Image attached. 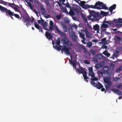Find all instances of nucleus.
<instances>
[{
	"label": "nucleus",
	"instance_id": "c9c22d12",
	"mask_svg": "<svg viewBox=\"0 0 122 122\" xmlns=\"http://www.w3.org/2000/svg\"><path fill=\"white\" fill-rule=\"evenodd\" d=\"M89 51L91 52L93 55H95L96 54V51L95 50L92 49H90Z\"/></svg>",
	"mask_w": 122,
	"mask_h": 122
},
{
	"label": "nucleus",
	"instance_id": "39448f33",
	"mask_svg": "<svg viewBox=\"0 0 122 122\" xmlns=\"http://www.w3.org/2000/svg\"><path fill=\"white\" fill-rule=\"evenodd\" d=\"M67 46H62L61 48V52H63V51H65L67 55L68 54L69 55H70V53L69 52V51L71 48L70 47H69V48L67 47Z\"/></svg>",
	"mask_w": 122,
	"mask_h": 122
},
{
	"label": "nucleus",
	"instance_id": "423d86ee",
	"mask_svg": "<svg viewBox=\"0 0 122 122\" xmlns=\"http://www.w3.org/2000/svg\"><path fill=\"white\" fill-rule=\"evenodd\" d=\"M79 68L81 71L83 72V76L84 77V79L87 82L88 80L87 79L89 78L87 76L86 72V71L83 69V68L82 67H81L80 66H79Z\"/></svg>",
	"mask_w": 122,
	"mask_h": 122
},
{
	"label": "nucleus",
	"instance_id": "774afa93",
	"mask_svg": "<svg viewBox=\"0 0 122 122\" xmlns=\"http://www.w3.org/2000/svg\"><path fill=\"white\" fill-rule=\"evenodd\" d=\"M119 78V77H117L115 78H114L113 79L114 81H117L118 80Z\"/></svg>",
	"mask_w": 122,
	"mask_h": 122
},
{
	"label": "nucleus",
	"instance_id": "6e6552de",
	"mask_svg": "<svg viewBox=\"0 0 122 122\" xmlns=\"http://www.w3.org/2000/svg\"><path fill=\"white\" fill-rule=\"evenodd\" d=\"M88 75L89 76H91L92 77H93L95 76L94 73L93 71L92 67H90L88 69Z\"/></svg>",
	"mask_w": 122,
	"mask_h": 122
},
{
	"label": "nucleus",
	"instance_id": "e433bc0d",
	"mask_svg": "<svg viewBox=\"0 0 122 122\" xmlns=\"http://www.w3.org/2000/svg\"><path fill=\"white\" fill-rule=\"evenodd\" d=\"M116 41H121V38L118 36H116Z\"/></svg>",
	"mask_w": 122,
	"mask_h": 122
},
{
	"label": "nucleus",
	"instance_id": "ea45409f",
	"mask_svg": "<svg viewBox=\"0 0 122 122\" xmlns=\"http://www.w3.org/2000/svg\"><path fill=\"white\" fill-rule=\"evenodd\" d=\"M8 5L13 9L15 11H17V9L16 7L12 6V5Z\"/></svg>",
	"mask_w": 122,
	"mask_h": 122
},
{
	"label": "nucleus",
	"instance_id": "7ed1b4c3",
	"mask_svg": "<svg viewBox=\"0 0 122 122\" xmlns=\"http://www.w3.org/2000/svg\"><path fill=\"white\" fill-rule=\"evenodd\" d=\"M24 20V22L26 23V25L27 27L30 25V21L29 18H30L29 15L27 13H25L24 15L22 16Z\"/></svg>",
	"mask_w": 122,
	"mask_h": 122
},
{
	"label": "nucleus",
	"instance_id": "0eeeda50",
	"mask_svg": "<svg viewBox=\"0 0 122 122\" xmlns=\"http://www.w3.org/2000/svg\"><path fill=\"white\" fill-rule=\"evenodd\" d=\"M104 81L107 84H108L109 86H111L112 84L110 81V78L105 77L103 79Z\"/></svg>",
	"mask_w": 122,
	"mask_h": 122
},
{
	"label": "nucleus",
	"instance_id": "09e8293b",
	"mask_svg": "<svg viewBox=\"0 0 122 122\" xmlns=\"http://www.w3.org/2000/svg\"><path fill=\"white\" fill-rule=\"evenodd\" d=\"M91 83L92 85H93L94 86H95V87H97V84L95 83L94 81H91Z\"/></svg>",
	"mask_w": 122,
	"mask_h": 122
},
{
	"label": "nucleus",
	"instance_id": "58836bf2",
	"mask_svg": "<svg viewBox=\"0 0 122 122\" xmlns=\"http://www.w3.org/2000/svg\"><path fill=\"white\" fill-rule=\"evenodd\" d=\"M76 72H79V74H80L81 73L83 74V71L81 70H80L78 68L76 69Z\"/></svg>",
	"mask_w": 122,
	"mask_h": 122
},
{
	"label": "nucleus",
	"instance_id": "2eb2a0df",
	"mask_svg": "<svg viewBox=\"0 0 122 122\" xmlns=\"http://www.w3.org/2000/svg\"><path fill=\"white\" fill-rule=\"evenodd\" d=\"M112 91H113L116 94H117L119 95H122V92L120 90L117 89H113L112 90Z\"/></svg>",
	"mask_w": 122,
	"mask_h": 122
},
{
	"label": "nucleus",
	"instance_id": "79ce46f5",
	"mask_svg": "<svg viewBox=\"0 0 122 122\" xmlns=\"http://www.w3.org/2000/svg\"><path fill=\"white\" fill-rule=\"evenodd\" d=\"M28 6L30 7V9H32L33 8L32 6V4L30 2H26Z\"/></svg>",
	"mask_w": 122,
	"mask_h": 122
},
{
	"label": "nucleus",
	"instance_id": "4be33fe9",
	"mask_svg": "<svg viewBox=\"0 0 122 122\" xmlns=\"http://www.w3.org/2000/svg\"><path fill=\"white\" fill-rule=\"evenodd\" d=\"M48 26V23L47 22H45L43 24V26L44 27V29L45 30H48L47 28Z\"/></svg>",
	"mask_w": 122,
	"mask_h": 122
},
{
	"label": "nucleus",
	"instance_id": "c03bdc74",
	"mask_svg": "<svg viewBox=\"0 0 122 122\" xmlns=\"http://www.w3.org/2000/svg\"><path fill=\"white\" fill-rule=\"evenodd\" d=\"M116 87L118 89H120L121 87H122V85L121 84H118Z\"/></svg>",
	"mask_w": 122,
	"mask_h": 122
},
{
	"label": "nucleus",
	"instance_id": "a878e982",
	"mask_svg": "<svg viewBox=\"0 0 122 122\" xmlns=\"http://www.w3.org/2000/svg\"><path fill=\"white\" fill-rule=\"evenodd\" d=\"M69 61L72 64L73 66V67H74L75 65H76V62L74 60L71 61L70 60H69Z\"/></svg>",
	"mask_w": 122,
	"mask_h": 122
},
{
	"label": "nucleus",
	"instance_id": "de8ad7c7",
	"mask_svg": "<svg viewBox=\"0 0 122 122\" xmlns=\"http://www.w3.org/2000/svg\"><path fill=\"white\" fill-rule=\"evenodd\" d=\"M95 76L92 77V78H91V80L94 81H97L98 80V78L96 77H95Z\"/></svg>",
	"mask_w": 122,
	"mask_h": 122
},
{
	"label": "nucleus",
	"instance_id": "052dcab7",
	"mask_svg": "<svg viewBox=\"0 0 122 122\" xmlns=\"http://www.w3.org/2000/svg\"><path fill=\"white\" fill-rule=\"evenodd\" d=\"M104 63L103 61H102L101 62L100 64H99L100 65L102 66V67H103L104 66Z\"/></svg>",
	"mask_w": 122,
	"mask_h": 122
},
{
	"label": "nucleus",
	"instance_id": "e2e57ef3",
	"mask_svg": "<svg viewBox=\"0 0 122 122\" xmlns=\"http://www.w3.org/2000/svg\"><path fill=\"white\" fill-rule=\"evenodd\" d=\"M72 26L74 27L76 29H77V26L75 24H72Z\"/></svg>",
	"mask_w": 122,
	"mask_h": 122
},
{
	"label": "nucleus",
	"instance_id": "a19ab883",
	"mask_svg": "<svg viewBox=\"0 0 122 122\" xmlns=\"http://www.w3.org/2000/svg\"><path fill=\"white\" fill-rule=\"evenodd\" d=\"M82 8H84L86 9H87L88 8H90L89 5H88L87 4L85 5L84 6L82 7Z\"/></svg>",
	"mask_w": 122,
	"mask_h": 122
},
{
	"label": "nucleus",
	"instance_id": "2f4dec72",
	"mask_svg": "<svg viewBox=\"0 0 122 122\" xmlns=\"http://www.w3.org/2000/svg\"><path fill=\"white\" fill-rule=\"evenodd\" d=\"M86 45L87 47L90 48L92 46V42L89 41L87 43Z\"/></svg>",
	"mask_w": 122,
	"mask_h": 122
},
{
	"label": "nucleus",
	"instance_id": "473e14b6",
	"mask_svg": "<svg viewBox=\"0 0 122 122\" xmlns=\"http://www.w3.org/2000/svg\"><path fill=\"white\" fill-rule=\"evenodd\" d=\"M115 24L117 26H122V22H117ZM121 27L120 26V27Z\"/></svg>",
	"mask_w": 122,
	"mask_h": 122
},
{
	"label": "nucleus",
	"instance_id": "864d4df0",
	"mask_svg": "<svg viewBox=\"0 0 122 122\" xmlns=\"http://www.w3.org/2000/svg\"><path fill=\"white\" fill-rule=\"evenodd\" d=\"M95 66L96 68H100L102 67V66L100 65L99 64H97Z\"/></svg>",
	"mask_w": 122,
	"mask_h": 122
},
{
	"label": "nucleus",
	"instance_id": "dca6fc26",
	"mask_svg": "<svg viewBox=\"0 0 122 122\" xmlns=\"http://www.w3.org/2000/svg\"><path fill=\"white\" fill-rule=\"evenodd\" d=\"M99 27L98 24H96L93 26V29L97 31V32H98L99 31Z\"/></svg>",
	"mask_w": 122,
	"mask_h": 122
},
{
	"label": "nucleus",
	"instance_id": "0e129e2a",
	"mask_svg": "<svg viewBox=\"0 0 122 122\" xmlns=\"http://www.w3.org/2000/svg\"><path fill=\"white\" fill-rule=\"evenodd\" d=\"M107 86H106L105 87L106 89H109L110 88V86H109L108 84H107Z\"/></svg>",
	"mask_w": 122,
	"mask_h": 122
},
{
	"label": "nucleus",
	"instance_id": "b1692460",
	"mask_svg": "<svg viewBox=\"0 0 122 122\" xmlns=\"http://www.w3.org/2000/svg\"><path fill=\"white\" fill-rule=\"evenodd\" d=\"M52 43L53 42H52ZM53 47L54 48L56 49L58 51H60V50H61V45H59V46H57L56 45L55 46H54V45H53L54 44L53 43Z\"/></svg>",
	"mask_w": 122,
	"mask_h": 122
},
{
	"label": "nucleus",
	"instance_id": "9d476101",
	"mask_svg": "<svg viewBox=\"0 0 122 122\" xmlns=\"http://www.w3.org/2000/svg\"><path fill=\"white\" fill-rule=\"evenodd\" d=\"M81 47L83 50L85 54L88 56H90V54L87 51L86 48H85V46H81Z\"/></svg>",
	"mask_w": 122,
	"mask_h": 122
},
{
	"label": "nucleus",
	"instance_id": "bf43d9fd",
	"mask_svg": "<svg viewBox=\"0 0 122 122\" xmlns=\"http://www.w3.org/2000/svg\"><path fill=\"white\" fill-rule=\"evenodd\" d=\"M114 22L112 21H108L107 24H114Z\"/></svg>",
	"mask_w": 122,
	"mask_h": 122
},
{
	"label": "nucleus",
	"instance_id": "f704fd0d",
	"mask_svg": "<svg viewBox=\"0 0 122 122\" xmlns=\"http://www.w3.org/2000/svg\"><path fill=\"white\" fill-rule=\"evenodd\" d=\"M69 15L71 16H73L75 15V13L73 10H71L69 11Z\"/></svg>",
	"mask_w": 122,
	"mask_h": 122
},
{
	"label": "nucleus",
	"instance_id": "49530a36",
	"mask_svg": "<svg viewBox=\"0 0 122 122\" xmlns=\"http://www.w3.org/2000/svg\"><path fill=\"white\" fill-rule=\"evenodd\" d=\"M118 53H117L115 51L114 52V54H113L112 56L115 57H118Z\"/></svg>",
	"mask_w": 122,
	"mask_h": 122
},
{
	"label": "nucleus",
	"instance_id": "13d9d810",
	"mask_svg": "<svg viewBox=\"0 0 122 122\" xmlns=\"http://www.w3.org/2000/svg\"><path fill=\"white\" fill-rule=\"evenodd\" d=\"M50 24H49V25L51 26H54V23L53 22V21L52 20H50L49 21Z\"/></svg>",
	"mask_w": 122,
	"mask_h": 122
},
{
	"label": "nucleus",
	"instance_id": "69168bd1",
	"mask_svg": "<svg viewBox=\"0 0 122 122\" xmlns=\"http://www.w3.org/2000/svg\"><path fill=\"white\" fill-rule=\"evenodd\" d=\"M83 40H81V42H82V43L84 44H86V43L85 42H84V41L85 40V38H84L83 39H82Z\"/></svg>",
	"mask_w": 122,
	"mask_h": 122
},
{
	"label": "nucleus",
	"instance_id": "72a5a7b5",
	"mask_svg": "<svg viewBox=\"0 0 122 122\" xmlns=\"http://www.w3.org/2000/svg\"><path fill=\"white\" fill-rule=\"evenodd\" d=\"M79 1H80L81 2L80 6L82 8V7L84 6L85 5V3L86 2L84 1H80V0H79Z\"/></svg>",
	"mask_w": 122,
	"mask_h": 122
},
{
	"label": "nucleus",
	"instance_id": "338daca9",
	"mask_svg": "<svg viewBox=\"0 0 122 122\" xmlns=\"http://www.w3.org/2000/svg\"><path fill=\"white\" fill-rule=\"evenodd\" d=\"M87 26L91 30H92V29L91 26V25L90 24H88L87 25Z\"/></svg>",
	"mask_w": 122,
	"mask_h": 122
},
{
	"label": "nucleus",
	"instance_id": "3c124183",
	"mask_svg": "<svg viewBox=\"0 0 122 122\" xmlns=\"http://www.w3.org/2000/svg\"><path fill=\"white\" fill-rule=\"evenodd\" d=\"M34 25L35 27L38 29H39L41 27V26H40L39 25L35 23Z\"/></svg>",
	"mask_w": 122,
	"mask_h": 122
},
{
	"label": "nucleus",
	"instance_id": "6e6d98bb",
	"mask_svg": "<svg viewBox=\"0 0 122 122\" xmlns=\"http://www.w3.org/2000/svg\"><path fill=\"white\" fill-rule=\"evenodd\" d=\"M61 17V15H56V18L58 20H59L60 19Z\"/></svg>",
	"mask_w": 122,
	"mask_h": 122
},
{
	"label": "nucleus",
	"instance_id": "37998d69",
	"mask_svg": "<svg viewBox=\"0 0 122 122\" xmlns=\"http://www.w3.org/2000/svg\"><path fill=\"white\" fill-rule=\"evenodd\" d=\"M56 45H59L61 43V42L59 39L58 38L57 40H56Z\"/></svg>",
	"mask_w": 122,
	"mask_h": 122
},
{
	"label": "nucleus",
	"instance_id": "1a4fd4ad",
	"mask_svg": "<svg viewBox=\"0 0 122 122\" xmlns=\"http://www.w3.org/2000/svg\"><path fill=\"white\" fill-rule=\"evenodd\" d=\"M45 35L47 38L49 40H51L52 39V36L50 33L48 31H46Z\"/></svg>",
	"mask_w": 122,
	"mask_h": 122
},
{
	"label": "nucleus",
	"instance_id": "4c0bfd02",
	"mask_svg": "<svg viewBox=\"0 0 122 122\" xmlns=\"http://www.w3.org/2000/svg\"><path fill=\"white\" fill-rule=\"evenodd\" d=\"M80 38H81L82 39H83L85 38L84 37L85 36V34L82 33H81L80 34Z\"/></svg>",
	"mask_w": 122,
	"mask_h": 122
},
{
	"label": "nucleus",
	"instance_id": "412c9836",
	"mask_svg": "<svg viewBox=\"0 0 122 122\" xmlns=\"http://www.w3.org/2000/svg\"><path fill=\"white\" fill-rule=\"evenodd\" d=\"M55 29L56 31L59 33H60L62 35H64L65 33L61 31L58 28V27L56 26L55 27Z\"/></svg>",
	"mask_w": 122,
	"mask_h": 122
},
{
	"label": "nucleus",
	"instance_id": "c756f323",
	"mask_svg": "<svg viewBox=\"0 0 122 122\" xmlns=\"http://www.w3.org/2000/svg\"><path fill=\"white\" fill-rule=\"evenodd\" d=\"M108 27V25L105 24L104 23H103L101 26V29L103 28H107Z\"/></svg>",
	"mask_w": 122,
	"mask_h": 122
},
{
	"label": "nucleus",
	"instance_id": "f8f14e48",
	"mask_svg": "<svg viewBox=\"0 0 122 122\" xmlns=\"http://www.w3.org/2000/svg\"><path fill=\"white\" fill-rule=\"evenodd\" d=\"M81 47L83 50L85 54L88 56H90V54L87 51L86 48H85V46H81Z\"/></svg>",
	"mask_w": 122,
	"mask_h": 122
},
{
	"label": "nucleus",
	"instance_id": "bb28decb",
	"mask_svg": "<svg viewBox=\"0 0 122 122\" xmlns=\"http://www.w3.org/2000/svg\"><path fill=\"white\" fill-rule=\"evenodd\" d=\"M54 27V26L49 25V29H48V30H48L50 32H51L54 30L53 29Z\"/></svg>",
	"mask_w": 122,
	"mask_h": 122
},
{
	"label": "nucleus",
	"instance_id": "4d7b16f0",
	"mask_svg": "<svg viewBox=\"0 0 122 122\" xmlns=\"http://www.w3.org/2000/svg\"><path fill=\"white\" fill-rule=\"evenodd\" d=\"M82 18L85 21V22L88 23V22L87 21V20L86 17L85 16H83L82 17Z\"/></svg>",
	"mask_w": 122,
	"mask_h": 122
},
{
	"label": "nucleus",
	"instance_id": "c85d7f7f",
	"mask_svg": "<svg viewBox=\"0 0 122 122\" xmlns=\"http://www.w3.org/2000/svg\"><path fill=\"white\" fill-rule=\"evenodd\" d=\"M86 37L88 38H90L91 37V34L88 31H86Z\"/></svg>",
	"mask_w": 122,
	"mask_h": 122
},
{
	"label": "nucleus",
	"instance_id": "6ab92c4d",
	"mask_svg": "<svg viewBox=\"0 0 122 122\" xmlns=\"http://www.w3.org/2000/svg\"><path fill=\"white\" fill-rule=\"evenodd\" d=\"M71 38L73 41L74 42L76 41L77 36H76L75 33H74L73 34H72L71 36Z\"/></svg>",
	"mask_w": 122,
	"mask_h": 122
},
{
	"label": "nucleus",
	"instance_id": "cd10ccee",
	"mask_svg": "<svg viewBox=\"0 0 122 122\" xmlns=\"http://www.w3.org/2000/svg\"><path fill=\"white\" fill-rule=\"evenodd\" d=\"M122 48L120 46L117 48V49L115 51L117 53H119L122 50Z\"/></svg>",
	"mask_w": 122,
	"mask_h": 122
},
{
	"label": "nucleus",
	"instance_id": "ddd939ff",
	"mask_svg": "<svg viewBox=\"0 0 122 122\" xmlns=\"http://www.w3.org/2000/svg\"><path fill=\"white\" fill-rule=\"evenodd\" d=\"M40 7L42 12V14L43 15H46L47 12L44 8L43 6L41 5L40 6Z\"/></svg>",
	"mask_w": 122,
	"mask_h": 122
},
{
	"label": "nucleus",
	"instance_id": "a211bd4d",
	"mask_svg": "<svg viewBox=\"0 0 122 122\" xmlns=\"http://www.w3.org/2000/svg\"><path fill=\"white\" fill-rule=\"evenodd\" d=\"M61 25L64 31L65 32H67V26L64 23H61Z\"/></svg>",
	"mask_w": 122,
	"mask_h": 122
},
{
	"label": "nucleus",
	"instance_id": "f3484780",
	"mask_svg": "<svg viewBox=\"0 0 122 122\" xmlns=\"http://www.w3.org/2000/svg\"><path fill=\"white\" fill-rule=\"evenodd\" d=\"M116 4H113L109 8V10L111 13H112L113 10L116 8Z\"/></svg>",
	"mask_w": 122,
	"mask_h": 122
},
{
	"label": "nucleus",
	"instance_id": "603ef678",
	"mask_svg": "<svg viewBox=\"0 0 122 122\" xmlns=\"http://www.w3.org/2000/svg\"><path fill=\"white\" fill-rule=\"evenodd\" d=\"M83 63L86 64H90V62L87 60H86L83 61Z\"/></svg>",
	"mask_w": 122,
	"mask_h": 122
},
{
	"label": "nucleus",
	"instance_id": "20e7f679",
	"mask_svg": "<svg viewBox=\"0 0 122 122\" xmlns=\"http://www.w3.org/2000/svg\"><path fill=\"white\" fill-rule=\"evenodd\" d=\"M61 43L64 45H69L71 46H72L73 45L71 42L66 37H65L64 39L61 40Z\"/></svg>",
	"mask_w": 122,
	"mask_h": 122
},
{
	"label": "nucleus",
	"instance_id": "a18cd8bd",
	"mask_svg": "<svg viewBox=\"0 0 122 122\" xmlns=\"http://www.w3.org/2000/svg\"><path fill=\"white\" fill-rule=\"evenodd\" d=\"M45 2L48 7H49L50 6V4L48 0H45Z\"/></svg>",
	"mask_w": 122,
	"mask_h": 122
},
{
	"label": "nucleus",
	"instance_id": "f03ea898",
	"mask_svg": "<svg viewBox=\"0 0 122 122\" xmlns=\"http://www.w3.org/2000/svg\"><path fill=\"white\" fill-rule=\"evenodd\" d=\"M90 15L89 18L91 19H96L97 20L98 18L99 19L101 17L100 13H96L94 11L91 10L89 11Z\"/></svg>",
	"mask_w": 122,
	"mask_h": 122
},
{
	"label": "nucleus",
	"instance_id": "9b49d317",
	"mask_svg": "<svg viewBox=\"0 0 122 122\" xmlns=\"http://www.w3.org/2000/svg\"><path fill=\"white\" fill-rule=\"evenodd\" d=\"M81 47L83 50L85 54L88 56H90V54L87 51L86 48H85V46H81Z\"/></svg>",
	"mask_w": 122,
	"mask_h": 122
},
{
	"label": "nucleus",
	"instance_id": "5fc2aeb1",
	"mask_svg": "<svg viewBox=\"0 0 122 122\" xmlns=\"http://www.w3.org/2000/svg\"><path fill=\"white\" fill-rule=\"evenodd\" d=\"M13 15L16 18H17L18 19H19L20 18V17L18 14L14 13Z\"/></svg>",
	"mask_w": 122,
	"mask_h": 122
},
{
	"label": "nucleus",
	"instance_id": "680f3d73",
	"mask_svg": "<svg viewBox=\"0 0 122 122\" xmlns=\"http://www.w3.org/2000/svg\"><path fill=\"white\" fill-rule=\"evenodd\" d=\"M66 6L67 8H70L71 7L68 2L66 4Z\"/></svg>",
	"mask_w": 122,
	"mask_h": 122
},
{
	"label": "nucleus",
	"instance_id": "f257e3e1",
	"mask_svg": "<svg viewBox=\"0 0 122 122\" xmlns=\"http://www.w3.org/2000/svg\"><path fill=\"white\" fill-rule=\"evenodd\" d=\"M0 10L3 12H5L7 15H9L11 18L13 19L12 16H14V13L10 10L0 5Z\"/></svg>",
	"mask_w": 122,
	"mask_h": 122
},
{
	"label": "nucleus",
	"instance_id": "7c9ffc66",
	"mask_svg": "<svg viewBox=\"0 0 122 122\" xmlns=\"http://www.w3.org/2000/svg\"><path fill=\"white\" fill-rule=\"evenodd\" d=\"M89 7L90 8H91L93 9H99L100 8L98 6H96L95 5H89Z\"/></svg>",
	"mask_w": 122,
	"mask_h": 122
},
{
	"label": "nucleus",
	"instance_id": "393cba45",
	"mask_svg": "<svg viewBox=\"0 0 122 122\" xmlns=\"http://www.w3.org/2000/svg\"><path fill=\"white\" fill-rule=\"evenodd\" d=\"M103 87V86L99 82H98V84L97 86V87L98 89H100L101 88Z\"/></svg>",
	"mask_w": 122,
	"mask_h": 122
},
{
	"label": "nucleus",
	"instance_id": "5701e85b",
	"mask_svg": "<svg viewBox=\"0 0 122 122\" xmlns=\"http://www.w3.org/2000/svg\"><path fill=\"white\" fill-rule=\"evenodd\" d=\"M103 4L102 2H101L100 1H98V2H96L95 4V5L96 6H98L101 7L102 4Z\"/></svg>",
	"mask_w": 122,
	"mask_h": 122
},
{
	"label": "nucleus",
	"instance_id": "aec40b11",
	"mask_svg": "<svg viewBox=\"0 0 122 122\" xmlns=\"http://www.w3.org/2000/svg\"><path fill=\"white\" fill-rule=\"evenodd\" d=\"M101 5V7H98L100 8V9H98L99 10H100L102 9H104L108 10V8L107 6L105 4H104L103 3Z\"/></svg>",
	"mask_w": 122,
	"mask_h": 122
},
{
	"label": "nucleus",
	"instance_id": "4468645a",
	"mask_svg": "<svg viewBox=\"0 0 122 122\" xmlns=\"http://www.w3.org/2000/svg\"><path fill=\"white\" fill-rule=\"evenodd\" d=\"M0 3L1 4H3L5 5H8L7 4H8V5H15L14 3H10L6 2L2 0H0Z\"/></svg>",
	"mask_w": 122,
	"mask_h": 122
},
{
	"label": "nucleus",
	"instance_id": "8fccbe9b",
	"mask_svg": "<svg viewBox=\"0 0 122 122\" xmlns=\"http://www.w3.org/2000/svg\"><path fill=\"white\" fill-rule=\"evenodd\" d=\"M101 15L104 16H106L107 15L106 12L103 11H101Z\"/></svg>",
	"mask_w": 122,
	"mask_h": 122
}]
</instances>
